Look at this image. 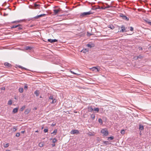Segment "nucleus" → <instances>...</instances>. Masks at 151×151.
Wrapping results in <instances>:
<instances>
[{
  "mask_svg": "<svg viewBox=\"0 0 151 151\" xmlns=\"http://www.w3.org/2000/svg\"><path fill=\"white\" fill-rule=\"evenodd\" d=\"M12 28H16L17 30L19 31L20 30L22 29V26L20 24H19L17 25H13Z\"/></svg>",
  "mask_w": 151,
  "mask_h": 151,
  "instance_id": "obj_1",
  "label": "nucleus"
},
{
  "mask_svg": "<svg viewBox=\"0 0 151 151\" xmlns=\"http://www.w3.org/2000/svg\"><path fill=\"white\" fill-rule=\"evenodd\" d=\"M49 101L50 102V103L51 104H54L56 101V99H54L53 96L51 95L49 97Z\"/></svg>",
  "mask_w": 151,
  "mask_h": 151,
  "instance_id": "obj_2",
  "label": "nucleus"
},
{
  "mask_svg": "<svg viewBox=\"0 0 151 151\" xmlns=\"http://www.w3.org/2000/svg\"><path fill=\"white\" fill-rule=\"evenodd\" d=\"M101 132L102 134H103L104 136H105L107 135L109 133L108 131L106 130L105 129H104L101 130Z\"/></svg>",
  "mask_w": 151,
  "mask_h": 151,
  "instance_id": "obj_3",
  "label": "nucleus"
},
{
  "mask_svg": "<svg viewBox=\"0 0 151 151\" xmlns=\"http://www.w3.org/2000/svg\"><path fill=\"white\" fill-rule=\"evenodd\" d=\"M93 12L90 11L87 12H83L81 14V15L82 16H85L87 15H90V14H93Z\"/></svg>",
  "mask_w": 151,
  "mask_h": 151,
  "instance_id": "obj_4",
  "label": "nucleus"
},
{
  "mask_svg": "<svg viewBox=\"0 0 151 151\" xmlns=\"http://www.w3.org/2000/svg\"><path fill=\"white\" fill-rule=\"evenodd\" d=\"M70 133L72 134H78L80 133L79 131L78 130H72Z\"/></svg>",
  "mask_w": 151,
  "mask_h": 151,
  "instance_id": "obj_5",
  "label": "nucleus"
},
{
  "mask_svg": "<svg viewBox=\"0 0 151 151\" xmlns=\"http://www.w3.org/2000/svg\"><path fill=\"white\" fill-rule=\"evenodd\" d=\"M120 16L122 17L123 19L126 20L127 21L129 20V18H128L123 14H121Z\"/></svg>",
  "mask_w": 151,
  "mask_h": 151,
  "instance_id": "obj_6",
  "label": "nucleus"
},
{
  "mask_svg": "<svg viewBox=\"0 0 151 151\" xmlns=\"http://www.w3.org/2000/svg\"><path fill=\"white\" fill-rule=\"evenodd\" d=\"M121 30L119 31L120 32H126V29L125 26L124 25H122L121 27Z\"/></svg>",
  "mask_w": 151,
  "mask_h": 151,
  "instance_id": "obj_7",
  "label": "nucleus"
},
{
  "mask_svg": "<svg viewBox=\"0 0 151 151\" xmlns=\"http://www.w3.org/2000/svg\"><path fill=\"white\" fill-rule=\"evenodd\" d=\"M48 41L51 43H53L54 42H57L58 41V40H56L55 39L52 40L51 39H48L47 40Z\"/></svg>",
  "mask_w": 151,
  "mask_h": 151,
  "instance_id": "obj_8",
  "label": "nucleus"
},
{
  "mask_svg": "<svg viewBox=\"0 0 151 151\" xmlns=\"http://www.w3.org/2000/svg\"><path fill=\"white\" fill-rule=\"evenodd\" d=\"M60 11L61 10L60 9H54L53 10V13L54 14V15H55L57 14H58V12H60Z\"/></svg>",
  "mask_w": 151,
  "mask_h": 151,
  "instance_id": "obj_9",
  "label": "nucleus"
},
{
  "mask_svg": "<svg viewBox=\"0 0 151 151\" xmlns=\"http://www.w3.org/2000/svg\"><path fill=\"white\" fill-rule=\"evenodd\" d=\"M4 65L5 66L8 67H11L12 66V65L7 62L5 63Z\"/></svg>",
  "mask_w": 151,
  "mask_h": 151,
  "instance_id": "obj_10",
  "label": "nucleus"
},
{
  "mask_svg": "<svg viewBox=\"0 0 151 151\" xmlns=\"http://www.w3.org/2000/svg\"><path fill=\"white\" fill-rule=\"evenodd\" d=\"M94 45L93 44H88L86 45V46L87 47H89L90 48H91L92 47H94Z\"/></svg>",
  "mask_w": 151,
  "mask_h": 151,
  "instance_id": "obj_11",
  "label": "nucleus"
},
{
  "mask_svg": "<svg viewBox=\"0 0 151 151\" xmlns=\"http://www.w3.org/2000/svg\"><path fill=\"white\" fill-rule=\"evenodd\" d=\"M88 111L90 112H92L93 110V109L92 108L91 106L88 107Z\"/></svg>",
  "mask_w": 151,
  "mask_h": 151,
  "instance_id": "obj_12",
  "label": "nucleus"
},
{
  "mask_svg": "<svg viewBox=\"0 0 151 151\" xmlns=\"http://www.w3.org/2000/svg\"><path fill=\"white\" fill-rule=\"evenodd\" d=\"M91 69L93 71H95L96 70H97V72H99V70L96 67H93Z\"/></svg>",
  "mask_w": 151,
  "mask_h": 151,
  "instance_id": "obj_13",
  "label": "nucleus"
},
{
  "mask_svg": "<svg viewBox=\"0 0 151 151\" xmlns=\"http://www.w3.org/2000/svg\"><path fill=\"white\" fill-rule=\"evenodd\" d=\"M34 93L37 96H38L39 94V91L37 90L35 91L34 92Z\"/></svg>",
  "mask_w": 151,
  "mask_h": 151,
  "instance_id": "obj_14",
  "label": "nucleus"
},
{
  "mask_svg": "<svg viewBox=\"0 0 151 151\" xmlns=\"http://www.w3.org/2000/svg\"><path fill=\"white\" fill-rule=\"evenodd\" d=\"M108 27L110 28L111 29H113L115 28L112 25H109L108 26Z\"/></svg>",
  "mask_w": 151,
  "mask_h": 151,
  "instance_id": "obj_15",
  "label": "nucleus"
},
{
  "mask_svg": "<svg viewBox=\"0 0 151 151\" xmlns=\"http://www.w3.org/2000/svg\"><path fill=\"white\" fill-rule=\"evenodd\" d=\"M18 108H14L13 110V112L14 113H17L18 111Z\"/></svg>",
  "mask_w": 151,
  "mask_h": 151,
  "instance_id": "obj_16",
  "label": "nucleus"
},
{
  "mask_svg": "<svg viewBox=\"0 0 151 151\" xmlns=\"http://www.w3.org/2000/svg\"><path fill=\"white\" fill-rule=\"evenodd\" d=\"M144 129V127L143 125L139 124V130H142Z\"/></svg>",
  "mask_w": 151,
  "mask_h": 151,
  "instance_id": "obj_17",
  "label": "nucleus"
},
{
  "mask_svg": "<svg viewBox=\"0 0 151 151\" xmlns=\"http://www.w3.org/2000/svg\"><path fill=\"white\" fill-rule=\"evenodd\" d=\"M88 51V50L86 49H83L81 51V52H83L86 53Z\"/></svg>",
  "mask_w": 151,
  "mask_h": 151,
  "instance_id": "obj_18",
  "label": "nucleus"
},
{
  "mask_svg": "<svg viewBox=\"0 0 151 151\" xmlns=\"http://www.w3.org/2000/svg\"><path fill=\"white\" fill-rule=\"evenodd\" d=\"M118 30H116V29H115L114 31V32L115 33H117L119 31V30L120 29V27L119 26H117Z\"/></svg>",
  "mask_w": 151,
  "mask_h": 151,
  "instance_id": "obj_19",
  "label": "nucleus"
},
{
  "mask_svg": "<svg viewBox=\"0 0 151 151\" xmlns=\"http://www.w3.org/2000/svg\"><path fill=\"white\" fill-rule=\"evenodd\" d=\"M40 6V5L39 4H37L36 3H35L34 4V6L36 8H38Z\"/></svg>",
  "mask_w": 151,
  "mask_h": 151,
  "instance_id": "obj_20",
  "label": "nucleus"
},
{
  "mask_svg": "<svg viewBox=\"0 0 151 151\" xmlns=\"http://www.w3.org/2000/svg\"><path fill=\"white\" fill-rule=\"evenodd\" d=\"M46 15V14H40L39 15H38L36 17L37 18H39L41 17H44Z\"/></svg>",
  "mask_w": 151,
  "mask_h": 151,
  "instance_id": "obj_21",
  "label": "nucleus"
},
{
  "mask_svg": "<svg viewBox=\"0 0 151 151\" xmlns=\"http://www.w3.org/2000/svg\"><path fill=\"white\" fill-rule=\"evenodd\" d=\"M19 91L20 93H22L23 91V89L22 88H20L19 89Z\"/></svg>",
  "mask_w": 151,
  "mask_h": 151,
  "instance_id": "obj_22",
  "label": "nucleus"
},
{
  "mask_svg": "<svg viewBox=\"0 0 151 151\" xmlns=\"http://www.w3.org/2000/svg\"><path fill=\"white\" fill-rule=\"evenodd\" d=\"M91 118L94 120L95 118V115L94 114H92L91 116Z\"/></svg>",
  "mask_w": 151,
  "mask_h": 151,
  "instance_id": "obj_23",
  "label": "nucleus"
},
{
  "mask_svg": "<svg viewBox=\"0 0 151 151\" xmlns=\"http://www.w3.org/2000/svg\"><path fill=\"white\" fill-rule=\"evenodd\" d=\"M44 146V143L42 142H40L39 144V146L40 147H42Z\"/></svg>",
  "mask_w": 151,
  "mask_h": 151,
  "instance_id": "obj_24",
  "label": "nucleus"
},
{
  "mask_svg": "<svg viewBox=\"0 0 151 151\" xmlns=\"http://www.w3.org/2000/svg\"><path fill=\"white\" fill-rule=\"evenodd\" d=\"M70 72L72 73H73V74H75V75H79L80 74H78V73H74V72H73V71H72V70H70Z\"/></svg>",
  "mask_w": 151,
  "mask_h": 151,
  "instance_id": "obj_25",
  "label": "nucleus"
},
{
  "mask_svg": "<svg viewBox=\"0 0 151 151\" xmlns=\"http://www.w3.org/2000/svg\"><path fill=\"white\" fill-rule=\"evenodd\" d=\"M12 104V101L11 100H10L9 101H8V104L9 105H11Z\"/></svg>",
  "mask_w": 151,
  "mask_h": 151,
  "instance_id": "obj_26",
  "label": "nucleus"
},
{
  "mask_svg": "<svg viewBox=\"0 0 151 151\" xmlns=\"http://www.w3.org/2000/svg\"><path fill=\"white\" fill-rule=\"evenodd\" d=\"M93 110L94 111L98 112L99 111V108H95Z\"/></svg>",
  "mask_w": 151,
  "mask_h": 151,
  "instance_id": "obj_27",
  "label": "nucleus"
},
{
  "mask_svg": "<svg viewBox=\"0 0 151 151\" xmlns=\"http://www.w3.org/2000/svg\"><path fill=\"white\" fill-rule=\"evenodd\" d=\"M145 21L149 25H151V22L148 20H145Z\"/></svg>",
  "mask_w": 151,
  "mask_h": 151,
  "instance_id": "obj_28",
  "label": "nucleus"
},
{
  "mask_svg": "<svg viewBox=\"0 0 151 151\" xmlns=\"http://www.w3.org/2000/svg\"><path fill=\"white\" fill-rule=\"evenodd\" d=\"M98 121L100 123H101V124H102L103 122H102V120L101 119V118L99 119H98Z\"/></svg>",
  "mask_w": 151,
  "mask_h": 151,
  "instance_id": "obj_29",
  "label": "nucleus"
},
{
  "mask_svg": "<svg viewBox=\"0 0 151 151\" xmlns=\"http://www.w3.org/2000/svg\"><path fill=\"white\" fill-rule=\"evenodd\" d=\"M57 140L55 138L53 139L52 142L55 143L56 142H57Z\"/></svg>",
  "mask_w": 151,
  "mask_h": 151,
  "instance_id": "obj_30",
  "label": "nucleus"
},
{
  "mask_svg": "<svg viewBox=\"0 0 151 151\" xmlns=\"http://www.w3.org/2000/svg\"><path fill=\"white\" fill-rule=\"evenodd\" d=\"M29 110L26 109L24 113L25 114H28L29 113Z\"/></svg>",
  "mask_w": 151,
  "mask_h": 151,
  "instance_id": "obj_31",
  "label": "nucleus"
},
{
  "mask_svg": "<svg viewBox=\"0 0 151 151\" xmlns=\"http://www.w3.org/2000/svg\"><path fill=\"white\" fill-rule=\"evenodd\" d=\"M57 129H55L54 130L53 132L51 133V134H53V133H55V134H56L57 133Z\"/></svg>",
  "mask_w": 151,
  "mask_h": 151,
  "instance_id": "obj_32",
  "label": "nucleus"
},
{
  "mask_svg": "<svg viewBox=\"0 0 151 151\" xmlns=\"http://www.w3.org/2000/svg\"><path fill=\"white\" fill-rule=\"evenodd\" d=\"M125 131L124 129L122 130L121 131V133L122 134H124L125 133Z\"/></svg>",
  "mask_w": 151,
  "mask_h": 151,
  "instance_id": "obj_33",
  "label": "nucleus"
},
{
  "mask_svg": "<svg viewBox=\"0 0 151 151\" xmlns=\"http://www.w3.org/2000/svg\"><path fill=\"white\" fill-rule=\"evenodd\" d=\"M25 106H24L22 107L20 109V110L21 111H22L23 110L25 109Z\"/></svg>",
  "mask_w": 151,
  "mask_h": 151,
  "instance_id": "obj_34",
  "label": "nucleus"
},
{
  "mask_svg": "<svg viewBox=\"0 0 151 151\" xmlns=\"http://www.w3.org/2000/svg\"><path fill=\"white\" fill-rule=\"evenodd\" d=\"M114 137L113 136H111L110 137H108V139H110V140H112L114 139Z\"/></svg>",
  "mask_w": 151,
  "mask_h": 151,
  "instance_id": "obj_35",
  "label": "nucleus"
},
{
  "mask_svg": "<svg viewBox=\"0 0 151 151\" xmlns=\"http://www.w3.org/2000/svg\"><path fill=\"white\" fill-rule=\"evenodd\" d=\"M24 88L25 90L27 91V90L28 89V86L27 85L24 86Z\"/></svg>",
  "mask_w": 151,
  "mask_h": 151,
  "instance_id": "obj_36",
  "label": "nucleus"
},
{
  "mask_svg": "<svg viewBox=\"0 0 151 151\" xmlns=\"http://www.w3.org/2000/svg\"><path fill=\"white\" fill-rule=\"evenodd\" d=\"M20 134L18 132L16 134V136L17 137H19L20 136Z\"/></svg>",
  "mask_w": 151,
  "mask_h": 151,
  "instance_id": "obj_37",
  "label": "nucleus"
},
{
  "mask_svg": "<svg viewBox=\"0 0 151 151\" xmlns=\"http://www.w3.org/2000/svg\"><path fill=\"white\" fill-rule=\"evenodd\" d=\"M142 56H141V55H139V56H138V59L139 58V59H142Z\"/></svg>",
  "mask_w": 151,
  "mask_h": 151,
  "instance_id": "obj_38",
  "label": "nucleus"
},
{
  "mask_svg": "<svg viewBox=\"0 0 151 151\" xmlns=\"http://www.w3.org/2000/svg\"><path fill=\"white\" fill-rule=\"evenodd\" d=\"M48 131V129H45L44 130V132L45 133H46V132H47Z\"/></svg>",
  "mask_w": 151,
  "mask_h": 151,
  "instance_id": "obj_39",
  "label": "nucleus"
},
{
  "mask_svg": "<svg viewBox=\"0 0 151 151\" xmlns=\"http://www.w3.org/2000/svg\"><path fill=\"white\" fill-rule=\"evenodd\" d=\"M31 47L29 46H27L26 47V49L27 50H29V49H31Z\"/></svg>",
  "mask_w": 151,
  "mask_h": 151,
  "instance_id": "obj_40",
  "label": "nucleus"
},
{
  "mask_svg": "<svg viewBox=\"0 0 151 151\" xmlns=\"http://www.w3.org/2000/svg\"><path fill=\"white\" fill-rule=\"evenodd\" d=\"M134 29L133 27H130V30L131 31H133Z\"/></svg>",
  "mask_w": 151,
  "mask_h": 151,
  "instance_id": "obj_41",
  "label": "nucleus"
},
{
  "mask_svg": "<svg viewBox=\"0 0 151 151\" xmlns=\"http://www.w3.org/2000/svg\"><path fill=\"white\" fill-rule=\"evenodd\" d=\"M134 58L135 59L137 60L138 59V56H135L134 57Z\"/></svg>",
  "mask_w": 151,
  "mask_h": 151,
  "instance_id": "obj_42",
  "label": "nucleus"
},
{
  "mask_svg": "<svg viewBox=\"0 0 151 151\" xmlns=\"http://www.w3.org/2000/svg\"><path fill=\"white\" fill-rule=\"evenodd\" d=\"M108 142V141H103V143L104 144H107V143Z\"/></svg>",
  "mask_w": 151,
  "mask_h": 151,
  "instance_id": "obj_43",
  "label": "nucleus"
},
{
  "mask_svg": "<svg viewBox=\"0 0 151 151\" xmlns=\"http://www.w3.org/2000/svg\"><path fill=\"white\" fill-rule=\"evenodd\" d=\"M9 146V144H6L5 145V146H4V147H7Z\"/></svg>",
  "mask_w": 151,
  "mask_h": 151,
  "instance_id": "obj_44",
  "label": "nucleus"
},
{
  "mask_svg": "<svg viewBox=\"0 0 151 151\" xmlns=\"http://www.w3.org/2000/svg\"><path fill=\"white\" fill-rule=\"evenodd\" d=\"M138 48L139 50H142V48L141 47H139Z\"/></svg>",
  "mask_w": 151,
  "mask_h": 151,
  "instance_id": "obj_45",
  "label": "nucleus"
},
{
  "mask_svg": "<svg viewBox=\"0 0 151 151\" xmlns=\"http://www.w3.org/2000/svg\"><path fill=\"white\" fill-rule=\"evenodd\" d=\"M110 6L109 5H108L107 6L105 7V9H108L110 8Z\"/></svg>",
  "mask_w": 151,
  "mask_h": 151,
  "instance_id": "obj_46",
  "label": "nucleus"
},
{
  "mask_svg": "<svg viewBox=\"0 0 151 151\" xmlns=\"http://www.w3.org/2000/svg\"><path fill=\"white\" fill-rule=\"evenodd\" d=\"M13 129V130L14 131H15L17 130V129L15 128L14 127Z\"/></svg>",
  "mask_w": 151,
  "mask_h": 151,
  "instance_id": "obj_47",
  "label": "nucleus"
},
{
  "mask_svg": "<svg viewBox=\"0 0 151 151\" xmlns=\"http://www.w3.org/2000/svg\"><path fill=\"white\" fill-rule=\"evenodd\" d=\"M101 9H106L105 7H103V6L101 7Z\"/></svg>",
  "mask_w": 151,
  "mask_h": 151,
  "instance_id": "obj_48",
  "label": "nucleus"
},
{
  "mask_svg": "<svg viewBox=\"0 0 151 151\" xmlns=\"http://www.w3.org/2000/svg\"><path fill=\"white\" fill-rule=\"evenodd\" d=\"M92 35V34H89V33H88V32H87V35H88V36H90V35Z\"/></svg>",
  "mask_w": 151,
  "mask_h": 151,
  "instance_id": "obj_49",
  "label": "nucleus"
},
{
  "mask_svg": "<svg viewBox=\"0 0 151 151\" xmlns=\"http://www.w3.org/2000/svg\"><path fill=\"white\" fill-rule=\"evenodd\" d=\"M55 124H51V126H55Z\"/></svg>",
  "mask_w": 151,
  "mask_h": 151,
  "instance_id": "obj_50",
  "label": "nucleus"
},
{
  "mask_svg": "<svg viewBox=\"0 0 151 151\" xmlns=\"http://www.w3.org/2000/svg\"><path fill=\"white\" fill-rule=\"evenodd\" d=\"M89 135L90 136H94V134H92L91 133V134H90Z\"/></svg>",
  "mask_w": 151,
  "mask_h": 151,
  "instance_id": "obj_51",
  "label": "nucleus"
},
{
  "mask_svg": "<svg viewBox=\"0 0 151 151\" xmlns=\"http://www.w3.org/2000/svg\"><path fill=\"white\" fill-rule=\"evenodd\" d=\"M25 131H22L21 132V133L22 134H24L25 132Z\"/></svg>",
  "mask_w": 151,
  "mask_h": 151,
  "instance_id": "obj_52",
  "label": "nucleus"
},
{
  "mask_svg": "<svg viewBox=\"0 0 151 151\" xmlns=\"http://www.w3.org/2000/svg\"><path fill=\"white\" fill-rule=\"evenodd\" d=\"M52 147H54L55 146V144H52Z\"/></svg>",
  "mask_w": 151,
  "mask_h": 151,
  "instance_id": "obj_53",
  "label": "nucleus"
},
{
  "mask_svg": "<svg viewBox=\"0 0 151 151\" xmlns=\"http://www.w3.org/2000/svg\"><path fill=\"white\" fill-rule=\"evenodd\" d=\"M1 89L2 90H5V88H1Z\"/></svg>",
  "mask_w": 151,
  "mask_h": 151,
  "instance_id": "obj_54",
  "label": "nucleus"
},
{
  "mask_svg": "<svg viewBox=\"0 0 151 151\" xmlns=\"http://www.w3.org/2000/svg\"><path fill=\"white\" fill-rule=\"evenodd\" d=\"M35 132H38V130L36 131Z\"/></svg>",
  "mask_w": 151,
  "mask_h": 151,
  "instance_id": "obj_55",
  "label": "nucleus"
},
{
  "mask_svg": "<svg viewBox=\"0 0 151 151\" xmlns=\"http://www.w3.org/2000/svg\"><path fill=\"white\" fill-rule=\"evenodd\" d=\"M6 151H9V150H6Z\"/></svg>",
  "mask_w": 151,
  "mask_h": 151,
  "instance_id": "obj_56",
  "label": "nucleus"
},
{
  "mask_svg": "<svg viewBox=\"0 0 151 151\" xmlns=\"http://www.w3.org/2000/svg\"><path fill=\"white\" fill-rule=\"evenodd\" d=\"M40 98H42V97H41V96H40Z\"/></svg>",
  "mask_w": 151,
  "mask_h": 151,
  "instance_id": "obj_57",
  "label": "nucleus"
}]
</instances>
